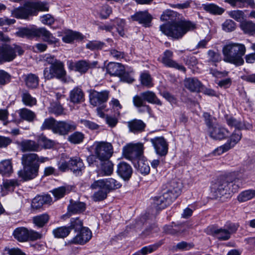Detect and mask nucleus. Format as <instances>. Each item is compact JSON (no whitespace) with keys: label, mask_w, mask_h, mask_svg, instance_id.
<instances>
[{"label":"nucleus","mask_w":255,"mask_h":255,"mask_svg":"<svg viewBox=\"0 0 255 255\" xmlns=\"http://www.w3.org/2000/svg\"><path fill=\"white\" fill-rule=\"evenodd\" d=\"M208 57L209 60L213 62H219L221 60V57L218 52L213 50H210L208 52Z\"/></svg>","instance_id":"nucleus-59"},{"label":"nucleus","mask_w":255,"mask_h":255,"mask_svg":"<svg viewBox=\"0 0 255 255\" xmlns=\"http://www.w3.org/2000/svg\"><path fill=\"white\" fill-rule=\"evenodd\" d=\"M109 92L107 90L98 92L93 90L90 94V102L94 106H99L107 102L109 98Z\"/></svg>","instance_id":"nucleus-16"},{"label":"nucleus","mask_w":255,"mask_h":255,"mask_svg":"<svg viewBox=\"0 0 255 255\" xmlns=\"http://www.w3.org/2000/svg\"><path fill=\"white\" fill-rule=\"evenodd\" d=\"M173 53L171 51L166 50L163 54L161 62L166 67L175 68L185 72L186 71L185 67L173 60Z\"/></svg>","instance_id":"nucleus-14"},{"label":"nucleus","mask_w":255,"mask_h":255,"mask_svg":"<svg viewBox=\"0 0 255 255\" xmlns=\"http://www.w3.org/2000/svg\"><path fill=\"white\" fill-rule=\"evenodd\" d=\"M173 201L164 193L161 192V195L152 197L150 199V203L152 209L151 214L149 216V219H153L158 211L164 209L168 206Z\"/></svg>","instance_id":"nucleus-8"},{"label":"nucleus","mask_w":255,"mask_h":255,"mask_svg":"<svg viewBox=\"0 0 255 255\" xmlns=\"http://www.w3.org/2000/svg\"><path fill=\"white\" fill-rule=\"evenodd\" d=\"M237 228L234 223H227L223 228L220 229L214 226H209L206 229L205 232L219 240L226 241L230 238L232 234L237 231Z\"/></svg>","instance_id":"nucleus-6"},{"label":"nucleus","mask_w":255,"mask_h":255,"mask_svg":"<svg viewBox=\"0 0 255 255\" xmlns=\"http://www.w3.org/2000/svg\"><path fill=\"white\" fill-rule=\"evenodd\" d=\"M38 170L39 168L35 167L23 166L22 169L17 172L18 177L22 181H27L35 178L38 175Z\"/></svg>","instance_id":"nucleus-18"},{"label":"nucleus","mask_w":255,"mask_h":255,"mask_svg":"<svg viewBox=\"0 0 255 255\" xmlns=\"http://www.w3.org/2000/svg\"><path fill=\"white\" fill-rule=\"evenodd\" d=\"M82 36L79 32L68 30L65 33V35L62 37L64 42L69 43L76 39L81 38Z\"/></svg>","instance_id":"nucleus-43"},{"label":"nucleus","mask_w":255,"mask_h":255,"mask_svg":"<svg viewBox=\"0 0 255 255\" xmlns=\"http://www.w3.org/2000/svg\"><path fill=\"white\" fill-rule=\"evenodd\" d=\"M28 4L29 2H26L23 7L14 9L11 11V14L17 18H27L28 16L32 15L31 8Z\"/></svg>","instance_id":"nucleus-21"},{"label":"nucleus","mask_w":255,"mask_h":255,"mask_svg":"<svg viewBox=\"0 0 255 255\" xmlns=\"http://www.w3.org/2000/svg\"><path fill=\"white\" fill-rule=\"evenodd\" d=\"M226 123L231 127L234 128L236 130L235 131H240L242 129H251L253 126L249 123H245L244 121L240 119H238L234 117H228L226 119Z\"/></svg>","instance_id":"nucleus-20"},{"label":"nucleus","mask_w":255,"mask_h":255,"mask_svg":"<svg viewBox=\"0 0 255 255\" xmlns=\"http://www.w3.org/2000/svg\"><path fill=\"white\" fill-rule=\"evenodd\" d=\"M70 232V229L66 226L57 228L53 230V234L55 237L63 238L67 237Z\"/></svg>","instance_id":"nucleus-45"},{"label":"nucleus","mask_w":255,"mask_h":255,"mask_svg":"<svg viewBox=\"0 0 255 255\" xmlns=\"http://www.w3.org/2000/svg\"><path fill=\"white\" fill-rule=\"evenodd\" d=\"M70 101L75 104L80 103L84 101V95L79 87H75L70 93Z\"/></svg>","instance_id":"nucleus-29"},{"label":"nucleus","mask_w":255,"mask_h":255,"mask_svg":"<svg viewBox=\"0 0 255 255\" xmlns=\"http://www.w3.org/2000/svg\"><path fill=\"white\" fill-rule=\"evenodd\" d=\"M23 52L22 47L16 44L0 46V63L10 62L16 58V53L18 55H21Z\"/></svg>","instance_id":"nucleus-7"},{"label":"nucleus","mask_w":255,"mask_h":255,"mask_svg":"<svg viewBox=\"0 0 255 255\" xmlns=\"http://www.w3.org/2000/svg\"><path fill=\"white\" fill-rule=\"evenodd\" d=\"M28 5L31 8L32 15H36L38 11H46L49 9L47 3L41 1L29 2Z\"/></svg>","instance_id":"nucleus-33"},{"label":"nucleus","mask_w":255,"mask_h":255,"mask_svg":"<svg viewBox=\"0 0 255 255\" xmlns=\"http://www.w3.org/2000/svg\"><path fill=\"white\" fill-rule=\"evenodd\" d=\"M66 189L64 187H60L54 189L52 192L56 198V199H59L63 197L66 194Z\"/></svg>","instance_id":"nucleus-60"},{"label":"nucleus","mask_w":255,"mask_h":255,"mask_svg":"<svg viewBox=\"0 0 255 255\" xmlns=\"http://www.w3.org/2000/svg\"><path fill=\"white\" fill-rule=\"evenodd\" d=\"M65 74L63 63H58L57 64L51 65L49 68H46L43 71L45 79H51L54 77L61 78Z\"/></svg>","instance_id":"nucleus-13"},{"label":"nucleus","mask_w":255,"mask_h":255,"mask_svg":"<svg viewBox=\"0 0 255 255\" xmlns=\"http://www.w3.org/2000/svg\"><path fill=\"white\" fill-rule=\"evenodd\" d=\"M101 170L104 175L109 176L113 172V164L109 159H103L101 160Z\"/></svg>","instance_id":"nucleus-38"},{"label":"nucleus","mask_w":255,"mask_h":255,"mask_svg":"<svg viewBox=\"0 0 255 255\" xmlns=\"http://www.w3.org/2000/svg\"><path fill=\"white\" fill-rule=\"evenodd\" d=\"M19 185V182L17 179H13L4 181L1 187L2 190L12 191L15 186H18Z\"/></svg>","instance_id":"nucleus-49"},{"label":"nucleus","mask_w":255,"mask_h":255,"mask_svg":"<svg viewBox=\"0 0 255 255\" xmlns=\"http://www.w3.org/2000/svg\"><path fill=\"white\" fill-rule=\"evenodd\" d=\"M80 123L83 125L85 127L92 130L97 129L99 127V125L97 124L86 120H81Z\"/></svg>","instance_id":"nucleus-61"},{"label":"nucleus","mask_w":255,"mask_h":255,"mask_svg":"<svg viewBox=\"0 0 255 255\" xmlns=\"http://www.w3.org/2000/svg\"><path fill=\"white\" fill-rule=\"evenodd\" d=\"M70 226L68 227L70 229V231L71 230H74L75 232H77L82 228H84L83 227V224L82 220H81L79 218H73L70 220Z\"/></svg>","instance_id":"nucleus-47"},{"label":"nucleus","mask_w":255,"mask_h":255,"mask_svg":"<svg viewBox=\"0 0 255 255\" xmlns=\"http://www.w3.org/2000/svg\"><path fill=\"white\" fill-rule=\"evenodd\" d=\"M107 72L111 75L119 76L125 70L124 66L120 63L115 62L109 63L106 67Z\"/></svg>","instance_id":"nucleus-25"},{"label":"nucleus","mask_w":255,"mask_h":255,"mask_svg":"<svg viewBox=\"0 0 255 255\" xmlns=\"http://www.w3.org/2000/svg\"><path fill=\"white\" fill-rule=\"evenodd\" d=\"M10 80V75L5 71L0 70V84L4 85Z\"/></svg>","instance_id":"nucleus-62"},{"label":"nucleus","mask_w":255,"mask_h":255,"mask_svg":"<svg viewBox=\"0 0 255 255\" xmlns=\"http://www.w3.org/2000/svg\"><path fill=\"white\" fill-rule=\"evenodd\" d=\"M49 112L57 116L65 114L64 108L59 103H57L51 105Z\"/></svg>","instance_id":"nucleus-53"},{"label":"nucleus","mask_w":255,"mask_h":255,"mask_svg":"<svg viewBox=\"0 0 255 255\" xmlns=\"http://www.w3.org/2000/svg\"><path fill=\"white\" fill-rule=\"evenodd\" d=\"M203 8L205 11L214 14H221L224 12V8L214 3L203 4Z\"/></svg>","instance_id":"nucleus-40"},{"label":"nucleus","mask_w":255,"mask_h":255,"mask_svg":"<svg viewBox=\"0 0 255 255\" xmlns=\"http://www.w3.org/2000/svg\"><path fill=\"white\" fill-rule=\"evenodd\" d=\"M77 233V235L71 240V242L75 244L84 245L88 242L92 237V232L87 227L82 228Z\"/></svg>","instance_id":"nucleus-17"},{"label":"nucleus","mask_w":255,"mask_h":255,"mask_svg":"<svg viewBox=\"0 0 255 255\" xmlns=\"http://www.w3.org/2000/svg\"><path fill=\"white\" fill-rule=\"evenodd\" d=\"M143 144L141 143H129L123 148V155L127 159L131 160L136 168L141 173L143 166Z\"/></svg>","instance_id":"nucleus-4"},{"label":"nucleus","mask_w":255,"mask_h":255,"mask_svg":"<svg viewBox=\"0 0 255 255\" xmlns=\"http://www.w3.org/2000/svg\"><path fill=\"white\" fill-rule=\"evenodd\" d=\"M241 132L234 131L230 135L227 142L215 150V153L220 155L233 148L241 139Z\"/></svg>","instance_id":"nucleus-11"},{"label":"nucleus","mask_w":255,"mask_h":255,"mask_svg":"<svg viewBox=\"0 0 255 255\" xmlns=\"http://www.w3.org/2000/svg\"><path fill=\"white\" fill-rule=\"evenodd\" d=\"M95 153L100 160L109 159L113 153L112 145L104 141H96L94 143Z\"/></svg>","instance_id":"nucleus-10"},{"label":"nucleus","mask_w":255,"mask_h":255,"mask_svg":"<svg viewBox=\"0 0 255 255\" xmlns=\"http://www.w3.org/2000/svg\"><path fill=\"white\" fill-rule=\"evenodd\" d=\"M203 118L204 119L205 124L207 127L208 128V130L212 128L214 126H213V118L212 116L208 113L205 112L203 115Z\"/></svg>","instance_id":"nucleus-63"},{"label":"nucleus","mask_w":255,"mask_h":255,"mask_svg":"<svg viewBox=\"0 0 255 255\" xmlns=\"http://www.w3.org/2000/svg\"><path fill=\"white\" fill-rule=\"evenodd\" d=\"M57 121L52 118L46 119L41 126V130L51 129L53 131Z\"/></svg>","instance_id":"nucleus-51"},{"label":"nucleus","mask_w":255,"mask_h":255,"mask_svg":"<svg viewBox=\"0 0 255 255\" xmlns=\"http://www.w3.org/2000/svg\"><path fill=\"white\" fill-rule=\"evenodd\" d=\"M209 136L214 140H221L225 139L230 135L228 129L223 127H213L208 130Z\"/></svg>","instance_id":"nucleus-19"},{"label":"nucleus","mask_w":255,"mask_h":255,"mask_svg":"<svg viewBox=\"0 0 255 255\" xmlns=\"http://www.w3.org/2000/svg\"><path fill=\"white\" fill-rule=\"evenodd\" d=\"M14 238L19 242H25L28 241V230L25 227L16 228L13 232Z\"/></svg>","instance_id":"nucleus-28"},{"label":"nucleus","mask_w":255,"mask_h":255,"mask_svg":"<svg viewBox=\"0 0 255 255\" xmlns=\"http://www.w3.org/2000/svg\"><path fill=\"white\" fill-rule=\"evenodd\" d=\"M98 13L102 18L105 19L112 13V8L108 5H103L99 7Z\"/></svg>","instance_id":"nucleus-54"},{"label":"nucleus","mask_w":255,"mask_h":255,"mask_svg":"<svg viewBox=\"0 0 255 255\" xmlns=\"http://www.w3.org/2000/svg\"><path fill=\"white\" fill-rule=\"evenodd\" d=\"M69 164L71 166V170L77 175L81 174V171L84 168V164L82 160L78 157H74L69 160Z\"/></svg>","instance_id":"nucleus-31"},{"label":"nucleus","mask_w":255,"mask_h":255,"mask_svg":"<svg viewBox=\"0 0 255 255\" xmlns=\"http://www.w3.org/2000/svg\"><path fill=\"white\" fill-rule=\"evenodd\" d=\"M77 125L71 121H57L53 132L60 135H67L69 132L76 129Z\"/></svg>","instance_id":"nucleus-12"},{"label":"nucleus","mask_w":255,"mask_h":255,"mask_svg":"<svg viewBox=\"0 0 255 255\" xmlns=\"http://www.w3.org/2000/svg\"><path fill=\"white\" fill-rule=\"evenodd\" d=\"M98 184L101 185V186H105L108 191L110 190L119 188L121 186L119 182L113 178H109L106 180H100L95 181L93 183V186L94 187Z\"/></svg>","instance_id":"nucleus-24"},{"label":"nucleus","mask_w":255,"mask_h":255,"mask_svg":"<svg viewBox=\"0 0 255 255\" xmlns=\"http://www.w3.org/2000/svg\"><path fill=\"white\" fill-rule=\"evenodd\" d=\"M182 187V183L180 181L174 179L163 185L161 192L173 201L180 194Z\"/></svg>","instance_id":"nucleus-9"},{"label":"nucleus","mask_w":255,"mask_h":255,"mask_svg":"<svg viewBox=\"0 0 255 255\" xmlns=\"http://www.w3.org/2000/svg\"><path fill=\"white\" fill-rule=\"evenodd\" d=\"M21 150L23 151H37L40 146L38 143L31 140H24L19 144Z\"/></svg>","instance_id":"nucleus-26"},{"label":"nucleus","mask_w":255,"mask_h":255,"mask_svg":"<svg viewBox=\"0 0 255 255\" xmlns=\"http://www.w3.org/2000/svg\"><path fill=\"white\" fill-rule=\"evenodd\" d=\"M37 154L35 153H26L22 155L21 157V163L22 166H27L30 167H35L39 168V163L37 162Z\"/></svg>","instance_id":"nucleus-22"},{"label":"nucleus","mask_w":255,"mask_h":255,"mask_svg":"<svg viewBox=\"0 0 255 255\" xmlns=\"http://www.w3.org/2000/svg\"><path fill=\"white\" fill-rule=\"evenodd\" d=\"M240 28L245 34L250 35L255 34V23L252 21H243L240 24Z\"/></svg>","instance_id":"nucleus-34"},{"label":"nucleus","mask_w":255,"mask_h":255,"mask_svg":"<svg viewBox=\"0 0 255 255\" xmlns=\"http://www.w3.org/2000/svg\"><path fill=\"white\" fill-rule=\"evenodd\" d=\"M229 15L237 21H241L244 17V12L240 10H232L229 12Z\"/></svg>","instance_id":"nucleus-58"},{"label":"nucleus","mask_w":255,"mask_h":255,"mask_svg":"<svg viewBox=\"0 0 255 255\" xmlns=\"http://www.w3.org/2000/svg\"><path fill=\"white\" fill-rule=\"evenodd\" d=\"M39 144H40L44 148H50L54 145V142L48 139L46 137L41 135L38 139Z\"/></svg>","instance_id":"nucleus-55"},{"label":"nucleus","mask_w":255,"mask_h":255,"mask_svg":"<svg viewBox=\"0 0 255 255\" xmlns=\"http://www.w3.org/2000/svg\"><path fill=\"white\" fill-rule=\"evenodd\" d=\"M255 197V190L250 189L244 191L240 193L238 197L240 202H244L253 199Z\"/></svg>","instance_id":"nucleus-41"},{"label":"nucleus","mask_w":255,"mask_h":255,"mask_svg":"<svg viewBox=\"0 0 255 255\" xmlns=\"http://www.w3.org/2000/svg\"><path fill=\"white\" fill-rule=\"evenodd\" d=\"M185 87L191 92H198L202 87L201 83L196 78H187L184 82Z\"/></svg>","instance_id":"nucleus-30"},{"label":"nucleus","mask_w":255,"mask_h":255,"mask_svg":"<svg viewBox=\"0 0 255 255\" xmlns=\"http://www.w3.org/2000/svg\"><path fill=\"white\" fill-rule=\"evenodd\" d=\"M24 81L28 88L34 89L38 86L39 78L37 75L30 73L25 75Z\"/></svg>","instance_id":"nucleus-35"},{"label":"nucleus","mask_w":255,"mask_h":255,"mask_svg":"<svg viewBox=\"0 0 255 255\" xmlns=\"http://www.w3.org/2000/svg\"><path fill=\"white\" fill-rule=\"evenodd\" d=\"M12 171L11 160L6 159L0 162V173L2 175H9L12 172Z\"/></svg>","instance_id":"nucleus-37"},{"label":"nucleus","mask_w":255,"mask_h":255,"mask_svg":"<svg viewBox=\"0 0 255 255\" xmlns=\"http://www.w3.org/2000/svg\"><path fill=\"white\" fill-rule=\"evenodd\" d=\"M85 204L83 202H71L68 207L67 215L81 213L85 211Z\"/></svg>","instance_id":"nucleus-32"},{"label":"nucleus","mask_w":255,"mask_h":255,"mask_svg":"<svg viewBox=\"0 0 255 255\" xmlns=\"http://www.w3.org/2000/svg\"><path fill=\"white\" fill-rule=\"evenodd\" d=\"M179 15L176 12L167 9L161 14L160 19L168 22L176 21V17Z\"/></svg>","instance_id":"nucleus-44"},{"label":"nucleus","mask_w":255,"mask_h":255,"mask_svg":"<svg viewBox=\"0 0 255 255\" xmlns=\"http://www.w3.org/2000/svg\"><path fill=\"white\" fill-rule=\"evenodd\" d=\"M246 52V48L243 44L229 43L223 47V60L237 66L242 65L244 63L243 57Z\"/></svg>","instance_id":"nucleus-3"},{"label":"nucleus","mask_w":255,"mask_h":255,"mask_svg":"<svg viewBox=\"0 0 255 255\" xmlns=\"http://www.w3.org/2000/svg\"><path fill=\"white\" fill-rule=\"evenodd\" d=\"M18 113L22 119L29 122H33L36 118V115L33 112L26 108L20 110Z\"/></svg>","instance_id":"nucleus-39"},{"label":"nucleus","mask_w":255,"mask_h":255,"mask_svg":"<svg viewBox=\"0 0 255 255\" xmlns=\"http://www.w3.org/2000/svg\"><path fill=\"white\" fill-rule=\"evenodd\" d=\"M236 23L231 19L226 20L222 24L223 29L226 32H231L236 29Z\"/></svg>","instance_id":"nucleus-56"},{"label":"nucleus","mask_w":255,"mask_h":255,"mask_svg":"<svg viewBox=\"0 0 255 255\" xmlns=\"http://www.w3.org/2000/svg\"><path fill=\"white\" fill-rule=\"evenodd\" d=\"M155 151L160 156H165L168 150V144L163 137H156L150 139Z\"/></svg>","instance_id":"nucleus-15"},{"label":"nucleus","mask_w":255,"mask_h":255,"mask_svg":"<svg viewBox=\"0 0 255 255\" xmlns=\"http://www.w3.org/2000/svg\"><path fill=\"white\" fill-rule=\"evenodd\" d=\"M104 45V43L99 41H91L86 44V48L91 50L101 49Z\"/></svg>","instance_id":"nucleus-57"},{"label":"nucleus","mask_w":255,"mask_h":255,"mask_svg":"<svg viewBox=\"0 0 255 255\" xmlns=\"http://www.w3.org/2000/svg\"><path fill=\"white\" fill-rule=\"evenodd\" d=\"M15 35L20 37L28 38L42 36L44 41L54 45H56L58 42V39L44 27L32 26L30 28H21L15 33Z\"/></svg>","instance_id":"nucleus-5"},{"label":"nucleus","mask_w":255,"mask_h":255,"mask_svg":"<svg viewBox=\"0 0 255 255\" xmlns=\"http://www.w3.org/2000/svg\"><path fill=\"white\" fill-rule=\"evenodd\" d=\"M117 172L125 180H128L132 174V169L130 166L126 162H121L118 165Z\"/></svg>","instance_id":"nucleus-23"},{"label":"nucleus","mask_w":255,"mask_h":255,"mask_svg":"<svg viewBox=\"0 0 255 255\" xmlns=\"http://www.w3.org/2000/svg\"><path fill=\"white\" fill-rule=\"evenodd\" d=\"M97 62H94L92 64L85 60H80L75 63V70L81 73H84L92 66H94Z\"/></svg>","instance_id":"nucleus-36"},{"label":"nucleus","mask_w":255,"mask_h":255,"mask_svg":"<svg viewBox=\"0 0 255 255\" xmlns=\"http://www.w3.org/2000/svg\"><path fill=\"white\" fill-rule=\"evenodd\" d=\"M93 183L91 185V187L93 189H98L99 190L95 192L93 196V199L95 201H99L105 199L107 196V193L109 192L106 187L104 186H101L98 184L94 187L93 186Z\"/></svg>","instance_id":"nucleus-27"},{"label":"nucleus","mask_w":255,"mask_h":255,"mask_svg":"<svg viewBox=\"0 0 255 255\" xmlns=\"http://www.w3.org/2000/svg\"><path fill=\"white\" fill-rule=\"evenodd\" d=\"M130 131L137 132L141 131L143 128V123L141 120H133L128 123Z\"/></svg>","instance_id":"nucleus-42"},{"label":"nucleus","mask_w":255,"mask_h":255,"mask_svg":"<svg viewBox=\"0 0 255 255\" xmlns=\"http://www.w3.org/2000/svg\"><path fill=\"white\" fill-rule=\"evenodd\" d=\"M84 138V134L81 132L76 131L68 136V140L74 144H79L83 141Z\"/></svg>","instance_id":"nucleus-48"},{"label":"nucleus","mask_w":255,"mask_h":255,"mask_svg":"<svg viewBox=\"0 0 255 255\" xmlns=\"http://www.w3.org/2000/svg\"><path fill=\"white\" fill-rule=\"evenodd\" d=\"M21 96L22 101L24 104L25 105L32 106L36 104V99L34 98L31 97V96L27 92H23Z\"/></svg>","instance_id":"nucleus-50"},{"label":"nucleus","mask_w":255,"mask_h":255,"mask_svg":"<svg viewBox=\"0 0 255 255\" xmlns=\"http://www.w3.org/2000/svg\"><path fill=\"white\" fill-rule=\"evenodd\" d=\"M49 219V216L46 214H44L34 217L33 218V222L37 226L39 227H42L47 223Z\"/></svg>","instance_id":"nucleus-46"},{"label":"nucleus","mask_w":255,"mask_h":255,"mask_svg":"<svg viewBox=\"0 0 255 255\" xmlns=\"http://www.w3.org/2000/svg\"><path fill=\"white\" fill-rule=\"evenodd\" d=\"M160 30L165 35L173 39L181 38L188 31L196 28V24L188 20L167 22L161 25Z\"/></svg>","instance_id":"nucleus-2"},{"label":"nucleus","mask_w":255,"mask_h":255,"mask_svg":"<svg viewBox=\"0 0 255 255\" xmlns=\"http://www.w3.org/2000/svg\"><path fill=\"white\" fill-rule=\"evenodd\" d=\"M38 196L35 197L32 201L31 207L34 209H38L40 208L43 205V201Z\"/></svg>","instance_id":"nucleus-64"},{"label":"nucleus","mask_w":255,"mask_h":255,"mask_svg":"<svg viewBox=\"0 0 255 255\" xmlns=\"http://www.w3.org/2000/svg\"><path fill=\"white\" fill-rule=\"evenodd\" d=\"M238 179L235 173H230L221 176L211 186V190L217 197L230 196L237 192L240 188Z\"/></svg>","instance_id":"nucleus-1"},{"label":"nucleus","mask_w":255,"mask_h":255,"mask_svg":"<svg viewBox=\"0 0 255 255\" xmlns=\"http://www.w3.org/2000/svg\"><path fill=\"white\" fill-rule=\"evenodd\" d=\"M144 100H146L149 103H154L159 105H161L160 100L157 98L155 94L151 91H147L144 92Z\"/></svg>","instance_id":"nucleus-52"}]
</instances>
